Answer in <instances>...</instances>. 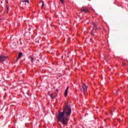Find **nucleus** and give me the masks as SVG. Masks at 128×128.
Here are the masks:
<instances>
[{
    "mask_svg": "<svg viewBox=\"0 0 128 128\" xmlns=\"http://www.w3.org/2000/svg\"><path fill=\"white\" fill-rule=\"evenodd\" d=\"M72 114V107L70 105H66L63 109V112H60L58 116V120L62 124L67 126L68 124V118Z\"/></svg>",
    "mask_w": 128,
    "mask_h": 128,
    "instance_id": "1",
    "label": "nucleus"
},
{
    "mask_svg": "<svg viewBox=\"0 0 128 128\" xmlns=\"http://www.w3.org/2000/svg\"><path fill=\"white\" fill-rule=\"evenodd\" d=\"M80 90H81L82 92L86 94V92H88V86H86V84H83L82 85V88H80Z\"/></svg>",
    "mask_w": 128,
    "mask_h": 128,
    "instance_id": "2",
    "label": "nucleus"
},
{
    "mask_svg": "<svg viewBox=\"0 0 128 128\" xmlns=\"http://www.w3.org/2000/svg\"><path fill=\"white\" fill-rule=\"evenodd\" d=\"M7 58V56H6L4 55H1L0 56V62H4V60H6Z\"/></svg>",
    "mask_w": 128,
    "mask_h": 128,
    "instance_id": "3",
    "label": "nucleus"
},
{
    "mask_svg": "<svg viewBox=\"0 0 128 128\" xmlns=\"http://www.w3.org/2000/svg\"><path fill=\"white\" fill-rule=\"evenodd\" d=\"M80 11L86 13L88 12V8H86V7H83L82 8L80 9Z\"/></svg>",
    "mask_w": 128,
    "mask_h": 128,
    "instance_id": "4",
    "label": "nucleus"
},
{
    "mask_svg": "<svg viewBox=\"0 0 128 128\" xmlns=\"http://www.w3.org/2000/svg\"><path fill=\"white\" fill-rule=\"evenodd\" d=\"M68 88H70V86H68L66 89V90H65V92H64V96L66 98V96H68Z\"/></svg>",
    "mask_w": 128,
    "mask_h": 128,
    "instance_id": "5",
    "label": "nucleus"
},
{
    "mask_svg": "<svg viewBox=\"0 0 128 128\" xmlns=\"http://www.w3.org/2000/svg\"><path fill=\"white\" fill-rule=\"evenodd\" d=\"M92 26H93V30H98V28H96V26H98V25L94 23V22H92Z\"/></svg>",
    "mask_w": 128,
    "mask_h": 128,
    "instance_id": "6",
    "label": "nucleus"
},
{
    "mask_svg": "<svg viewBox=\"0 0 128 128\" xmlns=\"http://www.w3.org/2000/svg\"><path fill=\"white\" fill-rule=\"evenodd\" d=\"M22 56V52H20L18 54V60H20V58H21Z\"/></svg>",
    "mask_w": 128,
    "mask_h": 128,
    "instance_id": "7",
    "label": "nucleus"
},
{
    "mask_svg": "<svg viewBox=\"0 0 128 128\" xmlns=\"http://www.w3.org/2000/svg\"><path fill=\"white\" fill-rule=\"evenodd\" d=\"M44 2L42 1V5L41 6V8H44Z\"/></svg>",
    "mask_w": 128,
    "mask_h": 128,
    "instance_id": "8",
    "label": "nucleus"
},
{
    "mask_svg": "<svg viewBox=\"0 0 128 128\" xmlns=\"http://www.w3.org/2000/svg\"><path fill=\"white\" fill-rule=\"evenodd\" d=\"M22 2H28V4H30V1L28 0H24L22 1Z\"/></svg>",
    "mask_w": 128,
    "mask_h": 128,
    "instance_id": "9",
    "label": "nucleus"
},
{
    "mask_svg": "<svg viewBox=\"0 0 128 128\" xmlns=\"http://www.w3.org/2000/svg\"><path fill=\"white\" fill-rule=\"evenodd\" d=\"M6 8H7V12H8V10H10V7L8 6V5H6Z\"/></svg>",
    "mask_w": 128,
    "mask_h": 128,
    "instance_id": "10",
    "label": "nucleus"
},
{
    "mask_svg": "<svg viewBox=\"0 0 128 128\" xmlns=\"http://www.w3.org/2000/svg\"><path fill=\"white\" fill-rule=\"evenodd\" d=\"M30 60L32 62H34V58H32V56H30Z\"/></svg>",
    "mask_w": 128,
    "mask_h": 128,
    "instance_id": "11",
    "label": "nucleus"
},
{
    "mask_svg": "<svg viewBox=\"0 0 128 128\" xmlns=\"http://www.w3.org/2000/svg\"><path fill=\"white\" fill-rule=\"evenodd\" d=\"M50 97H51V98H52V100H54V96H53L52 94H50Z\"/></svg>",
    "mask_w": 128,
    "mask_h": 128,
    "instance_id": "12",
    "label": "nucleus"
},
{
    "mask_svg": "<svg viewBox=\"0 0 128 128\" xmlns=\"http://www.w3.org/2000/svg\"><path fill=\"white\" fill-rule=\"evenodd\" d=\"M90 34L92 36H94V30H92V31L90 32Z\"/></svg>",
    "mask_w": 128,
    "mask_h": 128,
    "instance_id": "13",
    "label": "nucleus"
},
{
    "mask_svg": "<svg viewBox=\"0 0 128 128\" xmlns=\"http://www.w3.org/2000/svg\"><path fill=\"white\" fill-rule=\"evenodd\" d=\"M60 2L62 4H64V0H60Z\"/></svg>",
    "mask_w": 128,
    "mask_h": 128,
    "instance_id": "14",
    "label": "nucleus"
},
{
    "mask_svg": "<svg viewBox=\"0 0 128 128\" xmlns=\"http://www.w3.org/2000/svg\"><path fill=\"white\" fill-rule=\"evenodd\" d=\"M118 92H120V90H118L116 92V94H118Z\"/></svg>",
    "mask_w": 128,
    "mask_h": 128,
    "instance_id": "15",
    "label": "nucleus"
},
{
    "mask_svg": "<svg viewBox=\"0 0 128 128\" xmlns=\"http://www.w3.org/2000/svg\"><path fill=\"white\" fill-rule=\"evenodd\" d=\"M126 63H124V62L122 64V66H126Z\"/></svg>",
    "mask_w": 128,
    "mask_h": 128,
    "instance_id": "16",
    "label": "nucleus"
},
{
    "mask_svg": "<svg viewBox=\"0 0 128 128\" xmlns=\"http://www.w3.org/2000/svg\"><path fill=\"white\" fill-rule=\"evenodd\" d=\"M6 4H8V0H6Z\"/></svg>",
    "mask_w": 128,
    "mask_h": 128,
    "instance_id": "17",
    "label": "nucleus"
},
{
    "mask_svg": "<svg viewBox=\"0 0 128 128\" xmlns=\"http://www.w3.org/2000/svg\"><path fill=\"white\" fill-rule=\"evenodd\" d=\"M50 92H48V94L50 95Z\"/></svg>",
    "mask_w": 128,
    "mask_h": 128,
    "instance_id": "18",
    "label": "nucleus"
},
{
    "mask_svg": "<svg viewBox=\"0 0 128 128\" xmlns=\"http://www.w3.org/2000/svg\"><path fill=\"white\" fill-rule=\"evenodd\" d=\"M56 91H57V92H58V90L57 89V90H56Z\"/></svg>",
    "mask_w": 128,
    "mask_h": 128,
    "instance_id": "19",
    "label": "nucleus"
},
{
    "mask_svg": "<svg viewBox=\"0 0 128 128\" xmlns=\"http://www.w3.org/2000/svg\"><path fill=\"white\" fill-rule=\"evenodd\" d=\"M90 0V1L91 0Z\"/></svg>",
    "mask_w": 128,
    "mask_h": 128,
    "instance_id": "20",
    "label": "nucleus"
}]
</instances>
